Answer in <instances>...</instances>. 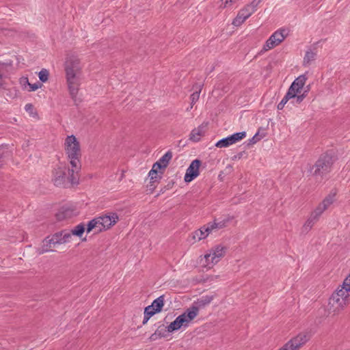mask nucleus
Masks as SVG:
<instances>
[{
    "label": "nucleus",
    "instance_id": "nucleus-1",
    "mask_svg": "<svg viewBox=\"0 0 350 350\" xmlns=\"http://www.w3.org/2000/svg\"><path fill=\"white\" fill-rule=\"evenodd\" d=\"M65 150L71 166V170H69L68 178L72 183H79V172L81 168L80 162L81 153L79 143L75 136L72 135L66 138Z\"/></svg>",
    "mask_w": 350,
    "mask_h": 350
},
{
    "label": "nucleus",
    "instance_id": "nucleus-2",
    "mask_svg": "<svg viewBox=\"0 0 350 350\" xmlns=\"http://www.w3.org/2000/svg\"><path fill=\"white\" fill-rule=\"evenodd\" d=\"M350 303V273L345 279L341 288H338L329 299V313L338 314Z\"/></svg>",
    "mask_w": 350,
    "mask_h": 350
},
{
    "label": "nucleus",
    "instance_id": "nucleus-3",
    "mask_svg": "<svg viewBox=\"0 0 350 350\" xmlns=\"http://www.w3.org/2000/svg\"><path fill=\"white\" fill-rule=\"evenodd\" d=\"M81 65L78 57L70 55L67 57L65 62V71L66 81L70 94L72 98H75L77 94L79 81V75L81 73Z\"/></svg>",
    "mask_w": 350,
    "mask_h": 350
},
{
    "label": "nucleus",
    "instance_id": "nucleus-4",
    "mask_svg": "<svg viewBox=\"0 0 350 350\" xmlns=\"http://www.w3.org/2000/svg\"><path fill=\"white\" fill-rule=\"evenodd\" d=\"M118 220L119 217L116 213L109 212L90 221L87 225V232H90L94 229L96 230V232L109 229L114 226Z\"/></svg>",
    "mask_w": 350,
    "mask_h": 350
},
{
    "label": "nucleus",
    "instance_id": "nucleus-5",
    "mask_svg": "<svg viewBox=\"0 0 350 350\" xmlns=\"http://www.w3.org/2000/svg\"><path fill=\"white\" fill-rule=\"evenodd\" d=\"M334 163L333 157L329 154L321 155L315 164L310 167L311 175L321 178L329 173Z\"/></svg>",
    "mask_w": 350,
    "mask_h": 350
},
{
    "label": "nucleus",
    "instance_id": "nucleus-6",
    "mask_svg": "<svg viewBox=\"0 0 350 350\" xmlns=\"http://www.w3.org/2000/svg\"><path fill=\"white\" fill-rule=\"evenodd\" d=\"M69 170H71V167H68V169H66L65 167L59 166L54 169L53 171V181L55 185L66 187L67 183L77 184L72 183L68 178L70 175Z\"/></svg>",
    "mask_w": 350,
    "mask_h": 350
},
{
    "label": "nucleus",
    "instance_id": "nucleus-7",
    "mask_svg": "<svg viewBox=\"0 0 350 350\" xmlns=\"http://www.w3.org/2000/svg\"><path fill=\"white\" fill-rule=\"evenodd\" d=\"M192 312H190L187 309L184 313L179 315L176 319L172 322L167 327V332H172L178 330L181 327H187L189 323L195 318Z\"/></svg>",
    "mask_w": 350,
    "mask_h": 350
},
{
    "label": "nucleus",
    "instance_id": "nucleus-8",
    "mask_svg": "<svg viewBox=\"0 0 350 350\" xmlns=\"http://www.w3.org/2000/svg\"><path fill=\"white\" fill-rule=\"evenodd\" d=\"M310 336L308 332H301L278 350H299L301 346L309 340Z\"/></svg>",
    "mask_w": 350,
    "mask_h": 350
},
{
    "label": "nucleus",
    "instance_id": "nucleus-9",
    "mask_svg": "<svg viewBox=\"0 0 350 350\" xmlns=\"http://www.w3.org/2000/svg\"><path fill=\"white\" fill-rule=\"evenodd\" d=\"M227 248L221 245H216L212 248L208 254H205L204 258L209 267L217 263L223 258L226 252Z\"/></svg>",
    "mask_w": 350,
    "mask_h": 350
},
{
    "label": "nucleus",
    "instance_id": "nucleus-10",
    "mask_svg": "<svg viewBox=\"0 0 350 350\" xmlns=\"http://www.w3.org/2000/svg\"><path fill=\"white\" fill-rule=\"evenodd\" d=\"M260 1L254 0L250 4L247 5L243 9L241 10L237 17L233 20L232 25L240 26L247 18H248L255 11Z\"/></svg>",
    "mask_w": 350,
    "mask_h": 350
},
{
    "label": "nucleus",
    "instance_id": "nucleus-11",
    "mask_svg": "<svg viewBox=\"0 0 350 350\" xmlns=\"http://www.w3.org/2000/svg\"><path fill=\"white\" fill-rule=\"evenodd\" d=\"M287 33L285 29L275 31L267 40L262 50L267 51L279 45L286 38Z\"/></svg>",
    "mask_w": 350,
    "mask_h": 350
},
{
    "label": "nucleus",
    "instance_id": "nucleus-12",
    "mask_svg": "<svg viewBox=\"0 0 350 350\" xmlns=\"http://www.w3.org/2000/svg\"><path fill=\"white\" fill-rule=\"evenodd\" d=\"M213 295H204L195 301L191 307L187 308V310L192 312L194 318L197 317L198 314V312L200 309L204 308L207 305H208L213 299Z\"/></svg>",
    "mask_w": 350,
    "mask_h": 350
},
{
    "label": "nucleus",
    "instance_id": "nucleus-13",
    "mask_svg": "<svg viewBox=\"0 0 350 350\" xmlns=\"http://www.w3.org/2000/svg\"><path fill=\"white\" fill-rule=\"evenodd\" d=\"M245 136L246 133L245 131L236 133L230 136L223 138L218 141L215 146L218 148H226L243 139L245 137Z\"/></svg>",
    "mask_w": 350,
    "mask_h": 350
},
{
    "label": "nucleus",
    "instance_id": "nucleus-14",
    "mask_svg": "<svg viewBox=\"0 0 350 350\" xmlns=\"http://www.w3.org/2000/svg\"><path fill=\"white\" fill-rule=\"evenodd\" d=\"M201 165V161L198 159L193 160L186 171L185 175V181L189 183L199 175V169Z\"/></svg>",
    "mask_w": 350,
    "mask_h": 350
},
{
    "label": "nucleus",
    "instance_id": "nucleus-15",
    "mask_svg": "<svg viewBox=\"0 0 350 350\" xmlns=\"http://www.w3.org/2000/svg\"><path fill=\"white\" fill-rule=\"evenodd\" d=\"M306 80L307 77H306L305 75L299 76L292 83L291 85L288 88V92L291 93V94H293L294 97H296V94L301 93V91L304 88Z\"/></svg>",
    "mask_w": 350,
    "mask_h": 350
},
{
    "label": "nucleus",
    "instance_id": "nucleus-16",
    "mask_svg": "<svg viewBox=\"0 0 350 350\" xmlns=\"http://www.w3.org/2000/svg\"><path fill=\"white\" fill-rule=\"evenodd\" d=\"M336 191L332 190L314 210L320 215L334 202Z\"/></svg>",
    "mask_w": 350,
    "mask_h": 350
},
{
    "label": "nucleus",
    "instance_id": "nucleus-17",
    "mask_svg": "<svg viewBox=\"0 0 350 350\" xmlns=\"http://www.w3.org/2000/svg\"><path fill=\"white\" fill-rule=\"evenodd\" d=\"M336 191L332 190L314 210L320 215L334 202Z\"/></svg>",
    "mask_w": 350,
    "mask_h": 350
},
{
    "label": "nucleus",
    "instance_id": "nucleus-18",
    "mask_svg": "<svg viewBox=\"0 0 350 350\" xmlns=\"http://www.w3.org/2000/svg\"><path fill=\"white\" fill-rule=\"evenodd\" d=\"M336 191L332 190L314 210L320 215L334 202Z\"/></svg>",
    "mask_w": 350,
    "mask_h": 350
},
{
    "label": "nucleus",
    "instance_id": "nucleus-19",
    "mask_svg": "<svg viewBox=\"0 0 350 350\" xmlns=\"http://www.w3.org/2000/svg\"><path fill=\"white\" fill-rule=\"evenodd\" d=\"M336 191L332 190L314 210L320 215L334 202Z\"/></svg>",
    "mask_w": 350,
    "mask_h": 350
},
{
    "label": "nucleus",
    "instance_id": "nucleus-20",
    "mask_svg": "<svg viewBox=\"0 0 350 350\" xmlns=\"http://www.w3.org/2000/svg\"><path fill=\"white\" fill-rule=\"evenodd\" d=\"M212 232L208 224L192 233L191 239L193 242L199 241L205 239Z\"/></svg>",
    "mask_w": 350,
    "mask_h": 350
},
{
    "label": "nucleus",
    "instance_id": "nucleus-21",
    "mask_svg": "<svg viewBox=\"0 0 350 350\" xmlns=\"http://www.w3.org/2000/svg\"><path fill=\"white\" fill-rule=\"evenodd\" d=\"M172 158V153L171 151H168L158 161L154 163L153 165H154L155 168H159L160 170V172L162 174V171L164 170L167 167Z\"/></svg>",
    "mask_w": 350,
    "mask_h": 350
},
{
    "label": "nucleus",
    "instance_id": "nucleus-22",
    "mask_svg": "<svg viewBox=\"0 0 350 350\" xmlns=\"http://www.w3.org/2000/svg\"><path fill=\"white\" fill-rule=\"evenodd\" d=\"M320 216L321 215L318 213H317L315 211H314L311 213L309 218L307 219V221L304 224L302 229H301V232L304 233V234L308 233L310 230V229L312 228L314 224L319 220V218Z\"/></svg>",
    "mask_w": 350,
    "mask_h": 350
},
{
    "label": "nucleus",
    "instance_id": "nucleus-23",
    "mask_svg": "<svg viewBox=\"0 0 350 350\" xmlns=\"http://www.w3.org/2000/svg\"><path fill=\"white\" fill-rule=\"evenodd\" d=\"M205 127L206 126L201 125L193 129L190 134L189 139L193 142H198L200 139V137L202 136L205 132Z\"/></svg>",
    "mask_w": 350,
    "mask_h": 350
},
{
    "label": "nucleus",
    "instance_id": "nucleus-24",
    "mask_svg": "<svg viewBox=\"0 0 350 350\" xmlns=\"http://www.w3.org/2000/svg\"><path fill=\"white\" fill-rule=\"evenodd\" d=\"M73 216V211L70 208H62L56 214V219L58 221H63L64 219L70 218Z\"/></svg>",
    "mask_w": 350,
    "mask_h": 350
},
{
    "label": "nucleus",
    "instance_id": "nucleus-25",
    "mask_svg": "<svg viewBox=\"0 0 350 350\" xmlns=\"http://www.w3.org/2000/svg\"><path fill=\"white\" fill-rule=\"evenodd\" d=\"M43 245L42 247L39 250L38 253L40 254H42L45 252L53 251L51 249L53 247V242L51 241V237H48L43 241Z\"/></svg>",
    "mask_w": 350,
    "mask_h": 350
},
{
    "label": "nucleus",
    "instance_id": "nucleus-26",
    "mask_svg": "<svg viewBox=\"0 0 350 350\" xmlns=\"http://www.w3.org/2000/svg\"><path fill=\"white\" fill-rule=\"evenodd\" d=\"M164 305V295H161L154 299L152 304L150 306L151 308H154L156 311L161 312Z\"/></svg>",
    "mask_w": 350,
    "mask_h": 350
},
{
    "label": "nucleus",
    "instance_id": "nucleus-27",
    "mask_svg": "<svg viewBox=\"0 0 350 350\" xmlns=\"http://www.w3.org/2000/svg\"><path fill=\"white\" fill-rule=\"evenodd\" d=\"M8 76V66L0 64V87H1Z\"/></svg>",
    "mask_w": 350,
    "mask_h": 350
},
{
    "label": "nucleus",
    "instance_id": "nucleus-28",
    "mask_svg": "<svg viewBox=\"0 0 350 350\" xmlns=\"http://www.w3.org/2000/svg\"><path fill=\"white\" fill-rule=\"evenodd\" d=\"M229 221V219H223L219 221H215L213 223H208V225L211 229V230L214 229H221L226 226V224Z\"/></svg>",
    "mask_w": 350,
    "mask_h": 350
},
{
    "label": "nucleus",
    "instance_id": "nucleus-29",
    "mask_svg": "<svg viewBox=\"0 0 350 350\" xmlns=\"http://www.w3.org/2000/svg\"><path fill=\"white\" fill-rule=\"evenodd\" d=\"M316 53L312 51H308L304 58V65H309L310 63L315 59Z\"/></svg>",
    "mask_w": 350,
    "mask_h": 350
},
{
    "label": "nucleus",
    "instance_id": "nucleus-30",
    "mask_svg": "<svg viewBox=\"0 0 350 350\" xmlns=\"http://www.w3.org/2000/svg\"><path fill=\"white\" fill-rule=\"evenodd\" d=\"M85 225L83 224H79L77 226H75L72 230H71V232L73 235L77 237H81L85 231Z\"/></svg>",
    "mask_w": 350,
    "mask_h": 350
},
{
    "label": "nucleus",
    "instance_id": "nucleus-31",
    "mask_svg": "<svg viewBox=\"0 0 350 350\" xmlns=\"http://www.w3.org/2000/svg\"><path fill=\"white\" fill-rule=\"evenodd\" d=\"M62 232H57L52 235L51 237V241L53 242V247H55L57 245L63 244L62 241Z\"/></svg>",
    "mask_w": 350,
    "mask_h": 350
},
{
    "label": "nucleus",
    "instance_id": "nucleus-32",
    "mask_svg": "<svg viewBox=\"0 0 350 350\" xmlns=\"http://www.w3.org/2000/svg\"><path fill=\"white\" fill-rule=\"evenodd\" d=\"M292 98H294L293 95L291 94V93H289L287 92L286 95L284 96L282 100L280 101V103L278 105V109L282 110L284 105L286 104V103L290 100L292 99Z\"/></svg>",
    "mask_w": 350,
    "mask_h": 350
},
{
    "label": "nucleus",
    "instance_id": "nucleus-33",
    "mask_svg": "<svg viewBox=\"0 0 350 350\" xmlns=\"http://www.w3.org/2000/svg\"><path fill=\"white\" fill-rule=\"evenodd\" d=\"M160 171L159 168H155L154 165H152V170L149 172V176L150 178V183L151 186L152 185V183H154L157 181V179L158 178V172Z\"/></svg>",
    "mask_w": 350,
    "mask_h": 350
},
{
    "label": "nucleus",
    "instance_id": "nucleus-34",
    "mask_svg": "<svg viewBox=\"0 0 350 350\" xmlns=\"http://www.w3.org/2000/svg\"><path fill=\"white\" fill-rule=\"evenodd\" d=\"M60 232H62V242H63V244L70 241L73 235L72 234L71 231L68 232L66 230H62V231H60Z\"/></svg>",
    "mask_w": 350,
    "mask_h": 350
},
{
    "label": "nucleus",
    "instance_id": "nucleus-35",
    "mask_svg": "<svg viewBox=\"0 0 350 350\" xmlns=\"http://www.w3.org/2000/svg\"><path fill=\"white\" fill-rule=\"evenodd\" d=\"M49 73L47 70L42 69L38 74V77L41 81L46 82L49 79Z\"/></svg>",
    "mask_w": 350,
    "mask_h": 350
},
{
    "label": "nucleus",
    "instance_id": "nucleus-36",
    "mask_svg": "<svg viewBox=\"0 0 350 350\" xmlns=\"http://www.w3.org/2000/svg\"><path fill=\"white\" fill-rule=\"evenodd\" d=\"M201 88L202 85H199V90L196 91L191 95V105H193L199 99Z\"/></svg>",
    "mask_w": 350,
    "mask_h": 350
},
{
    "label": "nucleus",
    "instance_id": "nucleus-37",
    "mask_svg": "<svg viewBox=\"0 0 350 350\" xmlns=\"http://www.w3.org/2000/svg\"><path fill=\"white\" fill-rule=\"evenodd\" d=\"M157 312H159V311H156L154 308H151L150 306H147L144 309V314L151 317Z\"/></svg>",
    "mask_w": 350,
    "mask_h": 350
},
{
    "label": "nucleus",
    "instance_id": "nucleus-38",
    "mask_svg": "<svg viewBox=\"0 0 350 350\" xmlns=\"http://www.w3.org/2000/svg\"><path fill=\"white\" fill-rule=\"evenodd\" d=\"M308 91V90L304 91V92L300 95H299V94H296V97H294L293 98L296 100L297 103H300L301 102H302L304 98H306Z\"/></svg>",
    "mask_w": 350,
    "mask_h": 350
},
{
    "label": "nucleus",
    "instance_id": "nucleus-39",
    "mask_svg": "<svg viewBox=\"0 0 350 350\" xmlns=\"http://www.w3.org/2000/svg\"><path fill=\"white\" fill-rule=\"evenodd\" d=\"M258 134L256 133L252 139L249 140L248 145H252L256 144L257 142H258L260 138L258 137Z\"/></svg>",
    "mask_w": 350,
    "mask_h": 350
},
{
    "label": "nucleus",
    "instance_id": "nucleus-40",
    "mask_svg": "<svg viewBox=\"0 0 350 350\" xmlns=\"http://www.w3.org/2000/svg\"><path fill=\"white\" fill-rule=\"evenodd\" d=\"M27 82L28 83V85L30 87V91H35L41 86V84L40 83L31 84L28 82V81H27Z\"/></svg>",
    "mask_w": 350,
    "mask_h": 350
},
{
    "label": "nucleus",
    "instance_id": "nucleus-41",
    "mask_svg": "<svg viewBox=\"0 0 350 350\" xmlns=\"http://www.w3.org/2000/svg\"><path fill=\"white\" fill-rule=\"evenodd\" d=\"M25 109L27 111L32 113L33 106L31 104H27L25 107Z\"/></svg>",
    "mask_w": 350,
    "mask_h": 350
},
{
    "label": "nucleus",
    "instance_id": "nucleus-42",
    "mask_svg": "<svg viewBox=\"0 0 350 350\" xmlns=\"http://www.w3.org/2000/svg\"><path fill=\"white\" fill-rule=\"evenodd\" d=\"M157 335L161 336V334L159 332L158 329L153 334L151 335V336L150 337V339L155 340L157 338Z\"/></svg>",
    "mask_w": 350,
    "mask_h": 350
},
{
    "label": "nucleus",
    "instance_id": "nucleus-43",
    "mask_svg": "<svg viewBox=\"0 0 350 350\" xmlns=\"http://www.w3.org/2000/svg\"><path fill=\"white\" fill-rule=\"evenodd\" d=\"M150 318V317L144 314V320L142 322L143 325H145L148 322V321L149 320Z\"/></svg>",
    "mask_w": 350,
    "mask_h": 350
}]
</instances>
